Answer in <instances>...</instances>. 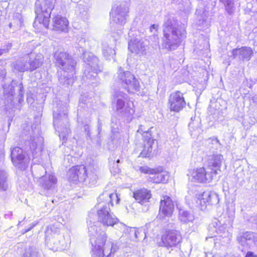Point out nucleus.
Segmentation results:
<instances>
[{
  "mask_svg": "<svg viewBox=\"0 0 257 257\" xmlns=\"http://www.w3.org/2000/svg\"><path fill=\"white\" fill-rule=\"evenodd\" d=\"M36 177L41 179L42 186L46 189L53 188L57 183V179L53 175H46L45 176H40Z\"/></svg>",
  "mask_w": 257,
  "mask_h": 257,
  "instance_id": "cd10ccee",
  "label": "nucleus"
},
{
  "mask_svg": "<svg viewBox=\"0 0 257 257\" xmlns=\"http://www.w3.org/2000/svg\"><path fill=\"white\" fill-rule=\"evenodd\" d=\"M23 87L22 84L19 85V94L18 96L17 99H18V102L19 104H21L24 100V93H23ZM17 101V100H16Z\"/></svg>",
  "mask_w": 257,
  "mask_h": 257,
  "instance_id": "37998d69",
  "label": "nucleus"
},
{
  "mask_svg": "<svg viewBox=\"0 0 257 257\" xmlns=\"http://www.w3.org/2000/svg\"><path fill=\"white\" fill-rule=\"evenodd\" d=\"M245 257H257V255L252 251H247Z\"/></svg>",
  "mask_w": 257,
  "mask_h": 257,
  "instance_id": "8fccbe9b",
  "label": "nucleus"
},
{
  "mask_svg": "<svg viewBox=\"0 0 257 257\" xmlns=\"http://www.w3.org/2000/svg\"><path fill=\"white\" fill-rule=\"evenodd\" d=\"M41 4L36 3L35 13L37 15L34 25H36L37 23L42 24L44 27L48 28L49 24L50 18L51 11L54 6V2L56 0H44Z\"/></svg>",
  "mask_w": 257,
  "mask_h": 257,
  "instance_id": "6e6552de",
  "label": "nucleus"
},
{
  "mask_svg": "<svg viewBox=\"0 0 257 257\" xmlns=\"http://www.w3.org/2000/svg\"><path fill=\"white\" fill-rule=\"evenodd\" d=\"M54 57L56 64L62 69L59 74L60 82L63 84L72 85L75 74V61L65 52H56Z\"/></svg>",
  "mask_w": 257,
  "mask_h": 257,
  "instance_id": "39448f33",
  "label": "nucleus"
},
{
  "mask_svg": "<svg viewBox=\"0 0 257 257\" xmlns=\"http://www.w3.org/2000/svg\"><path fill=\"white\" fill-rule=\"evenodd\" d=\"M152 177L149 178V181L155 183H166L167 182L169 176L168 173L166 171H159L156 170L152 175Z\"/></svg>",
  "mask_w": 257,
  "mask_h": 257,
  "instance_id": "bb28decb",
  "label": "nucleus"
},
{
  "mask_svg": "<svg viewBox=\"0 0 257 257\" xmlns=\"http://www.w3.org/2000/svg\"><path fill=\"white\" fill-rule=\"evenodd\" d=\"M119 126V122L116 118H113L111 120V128L112 136H111V139L113 141H117L121 143L120 137L121 135L118 132Z\"/></svg>",
  "mask_w": 257,
  "mask_h": 257,
  "instance_id": "c756f323",
  "label": "nucleus"
},
{
  "mask_svg": "<svg viewBox=\"0 0 257 257\" xmlns=\"http://www.w3.org/2000/svg\"><path fill=\"white\" fill-rule=\"evenodd\" d=\"M232 54L234 58L248 61L251 58L253 51L250 47H242L240 48L233 49Z\"/></svg>",
  "mask_w": 257,
  "mask_h": 257,
  "instance_id": "b1692460",
  "label": "nucleus"
},
{
  "mask_svg": "<svg viewBox=\"0 0 257 257\" xmlns=\"http://www.w3.org/2000/svg\"><path fill=\"white\" fill-rule=\"evenodd\" d=\"M119 228L120 231H125L130 234L131 239L137 238V231L135 228H130L127 227L124 224L119 223Z\"/></svg>",
  "mask_w": 257,
  "mask_h": 257,
  "instance_id": "e433bc0d",
  "label": "nucleus"
},
{
  "mask_svg": "<svg viewBox=\"0 0 257 257\" xmlns=\"http://www.w3.org/2000/svg\"><path fill=\"white\" fill-rule=\"evenodd\" d=\"M188 126L191 132L199 130L201 126V120L199 117L196 116L192 117Z\"/></svg>",
  "mask_w": 257,
  "mask_h": 257,
  "instance_id": "4c0bfd02",
  "label": "nucleus"
},
{
  "mask_svg": "<svg viewBox=\"0 0 257 257\" xmlns=\"http://www.w3.org/2000/svg\"><path fill=\"white\" fill-rule=\"evenodd\" d=\"M83 52L84 54L83 59L86 64L82 77L84 80L91 81L96 77L98 72L100 71L98 66L99 61L92 53L84 51Z\"/></svg>",
  "mask_w": 257,
  "mask_h": 257,
  "instance_id": "1a4fd4ad",
  "label": "nucleus"
},
{
  "mask_svg": "<svg viewBox=\"0 0 257 257\" xmlns=\"http://www.w3.org/2000/svg\"><path fill=\"white\" fill-rule=\"evenodd\" d=\"M95 210L91 211L87 221L90 242L92 245V257H113L117 250V245L111 241H106V233L94 224L96 219Z\"/></svg>",
  "mask_w": 257,
  "mask_h": 257,
  "instance_id": "f257e3e1",
  "label": "nucleus"
},
{
  "mask_svg": "<svg viewBox=\"0 0 257 257\" xmlns=\"http://www.w3.org/2000/svg\"><path fill=\"white\" fill-rule=\"evenodd\" d=\"M35 226V224H32L31 225V226L27 229H26L24 232L23 233H25L27 232L28 231H30L31 229H32L34 226Z\"/></svg>",
  "mask_w": 257,
  "mask_h": 257,
  "instance_id": "864d4df0",
  "label": "nucleus"
},
{
  "mask_svg": "<svg viewBox=\"0 0 257 257\" xmlns=\"http://www.w3.org/2000/svg\"><path fill=\"white\" fill-rule=\"evenodd\" d=\"M150 40H148L150 42V44L152 42L151 45L154 46H157L159 44V38L158 35L154 33L149 37Z\"/></svg>",
  "mask_w": 257,
  "mask_h": 257,
  "instance_id": "79ce46f5",
  "label": "nucleus"
},
{
  "mask_svg": "<svg viewBox=\"0 0 257 257\" xmlns=\"http://www.w3.org/2000/svg\"><path fill=\"white\" fill-rule=\"evenodd\" d=\"M128 7L124 4L115 6L110 13L111 20L116 25L122 26L126 22Z\"/></svg>",
  "mask_w": 257,
  "mask_h": 257,
  "instance_id": "f3484780",
  "label": "nucleus"
},
{
  "mask_svg": "<svg viewBox=\"0 0 257 257\" xmlns=\"http://www.w3.org/2000/svg\"><path fill=\"white\" fill-rule=\"evenodd\" d=\"M219 111L218 110H216V112H215V113H214V115H215V114H216V113L218 114H219Z\"/></svg>",
  "mask_w": 257,
  "mask_h": 257,
  "instance_id": "bf43d9fd",
  "label": "nucleus"
},
{
  "mask_svg": "<svg viewBox=\"0 0 257 257\" xmlns=\"http://www.w3.org/2000/svg\"><path fill=\"white\" fill-rule=\"evenodd\" d=\"M113 201L116 203L119 202V199L116 193H109L104 192L98 198L97 218L98 221L105 226H113L116 225L119 227L118 219L111 211L110 205L113 206ZM119 229V228H117Z\"/></svg>",
  "mask_w": 257,
  "mask_h": 257,
  "instance_id": "20e7f679",
  "label": "nucleus"
},
{
  "mask_svg": "<svg viewBox=\"0 0 257 257\" xmlns=\"http://www.w3.org/2000/svg\"><path fill=\"white\" fill-rule=\"evenodd\" d=\"M84 129L85 131V132H86L87 133V135L88 136H89V125H87V124L84 125Z\"/></svg>",
  "mask_w": 257,
  "mask_h": 257,
  "instance_id": "603ef678",
  "label": "nucleus"
},
{
  "mask_svg": "<svg viewBox=\"0 0 257 257\" xmlns=\"http://www.w3.org/2000/svg\"><path fill=\"white\" fill-rule=\"evenodd\" d=\"M76 169L78 173V181L79 182L86 181L88 170L84 166H76Z\"/></svg>",
  "mask_w": 257,
  "mask_h": 257,
  "instance_id": "c9c22d12",
  "label": "nucleus"
},
{
  "mask_svg": "<svg viewBox=\"0 0 257 257\" xmlns=\"http://www.w3.org/2000/svg\"><path fill=\"white\" fill-rule=\"evenodd\" d=\"M142 125H140L138 132L140 133H142V132L145 133L147 138H148V139H146L145 140L144 148L141 152L140 156L142 157H149L152 155L153 150L156 147L155 142L156 141L152 138L149 137L148 135H150V134L147 131H143L142 128Z\"/></svg>",
  "mask_w": 257,
  "mask_h": 257,
  "instance_id": "4be33fe9",
  "label": "nucleus"
},
{
  "mask_svg": "<svg viewBox=\"0 0 257 257\" xmlns=\"http://www.w3.org/2000/svg\"><path fill=\"white\" fill-rule=\"evenodd\" d=\"M76 166L72 167L68 172L69 179L70 181L76 182L78 181V174Z\"/></svg>",
  "mask_w": 257,
  "mask_h": 257,
  "instance_id": "ea45409f",
  "label": "nucleus"
},
{
  "mask_svg": "<svg viewBox=\"0 0 257 257\" xmlns=\"http://www.w3.org/2000/svg\"><path fill=\"white\" fill-rule=\"evenodd\" d=\"M53 29L57 31L65 32L67 30L68 21L60 15H57L53 18Z\"/></svg>",
  "mask_w": 257,
  "mask_h": 257,
  "instance_id": "a878e982",
  "label": "nucleus"
},
{
  "mask_svg": "<svg viewBox=\"0 0 257 257\" xmlns=\"http://www.w3.org/2000/svg\"><path fill=\"white\" fill-rule=\"evenodd\" d=\"M45 242L48 247L54 251L63 250L67 246L64 236L53 233L52 228H48L45 232Z\"/></svg>",
  "mask_w": 257,
  "mask_h": 257,
  "instance_id": "9b49d317",
  "label": "nucleus"
},
{
  "mask_svg": "<svg viewBox=\"0 0 257 257\" xmlns=\"http://www.w3.org/2000/svg\"><path fill=\"white\" fill-rule=\"evenodd\" d=\"M206 23V20H202V21L201 22L200 20H199V24L204 25V24H205Z\"/></svg>",
  "mask_w": 257,
  "mask_h": 257,
  "instance_id": "6e6d98bb",
  "label": "nucleus"
},
{
  "mask_svg": "<svg viewBox=\"0 0 257 257\" xmlns=\"http://www.w3.org/2000/svg\"><path fill=\"white\" fill-rule=\"evenodd\" d=\"M158 25H152L150 27V30L151 32H152L153 34L156 33L158 30Z\"/></svg>",
  "mask_w": 257,
  "mask_h": 257,
  "instance_id": "de8ad7c7",
  "label": "nucleus"
},
{
  "mask_svg": "<svg viewBox=\"0 0 257 257\" xmlns=\"http://www.w3.org/2000/svg\"><path fill=\"white\" fill-rule=\"evenodd\" d=\"M219 201L218 194L215 192L205 191L197 195L196 203L201 210H205L209 205L217 204Z\"/></svg>",
  "mask_w": 257,
  "mask_h": 257,
  "instance_id": "dca6fc26",
  "label": "nucleus"
},
{
  "mask_svg": "<svg viewBox=\"0 0 257 257\" xmlns=\"http://www.w3.org/2000/svg\"><path fill=\"white\" fill-rule=\"evenodd\" d=\"M150 42L147 39H139L136 38L131 39L128 42V48L133 53L144 54L148 49Z\"/></svg>",
  "mask_w": 257,
  "mask_h": 257,
  "instance_id": "6ab92c4d",
  "label": "nucleus"
},
{
  "mask_svg": "<svg viewBox=\"0 0 257 257\" xmlns=\"http://www.w3.org/2000/svg\"><path fill=\"white\" fill-rule=\"evenodd\" d=\"M88 171L87 172V179L89 180V184L91 185H94L97 179V171L95 169L93 170L90 168H87Z\"/></svg>",
  "mask_w": 257,
  "mask_h": 257,
  "instance_id": "58836bf2",
  "label": "nucleus"
},
{
  "mask_svg": "<svg viewBox=\"0 0 257 257\" xmlns=\"http://www.w3.org/2000/svg\"><path fill=\"white\" fill-rule=\"evenodd\" d=\"M8 174L4 170H0V190L6 191L8 189Z\"/></svg>",
  "mask_w": 257,
  "mask_h": 257,
  "instance_id": "f704fd0d",
  "label": "nucleus"
},
{
  "mask_svg": "<svg viewBox=\"0 0 257 257\" xmlns=\"http://www.w3.org/2000/svg\"><path fill=\"white\" fill-rule=\"evenodd\" d=\"M102 52L103 56L106 59L113 58L115 55V51L114 48L110 47L108 44L106 42L102 43Z\"/></svg>",
  "mask_w": 257,
  "mask_h": 257,
  "instance_id": "2f4dec72",
  "label": "nucleus"
},
{
  "mask_svg": "<svg viewBox=\"0 0 257 257\" xmlns=\"http://www.w3.org/2000/svg\"><path fill=\"white\" fill-rule=\"evenodd\" d=\"M27 101L28 103H30L31 104H33L34 102V100L32 98L29 97L27 98Z\"/></svg>",
  "mask_w": 257,
  "mask_h": 257,
  "instance_id": "5fc2aeb1",
  "label": "nucleus"
},
{
  "mask_svg": "<svg viewBox=\"0 0 257 257\" xmlns=\"http://www.w3.org/2000/svg\"><path fill=\"white\" fill-rule=\"evenodd\" d=\"M20 223H21V221H19L18 225H19L20 224Z\"/></svg>",
  "mask_w": 257,
  "mask_h": 257,
  "instance_id": "0e129e2a",
  "label": "nucleus"
},
{
  "mask_svg": "<svg viewBox=\"0 0 257 257\" xmlns=\"http://www.w3.org/2000/svg\"><path fill=\"white\" fill-rule=\"evenodd\" d=\"M174 202L168 196H163L160 201L159 215L169 217L174 210Z\"/></svg>",
  "mask_w": 257,
  "mask_h": 257,
  "instance_id": "412c9836",
  "label": "nucleus"
},
{
  "mask_svg": "<svg viewBox=\"0 0 257 257\" xmlns=\"http://www.w3.org/2000/svg\"><path fill=\"white\" fill-rule=\"evenodd\" d=\"M131 32H130V33H128L129 36H130V35H131Z\"/></svg>",
  "mask_w": 257,
  "mask_h": 257,
  "instance_id": "e2e57ef3",
  "label": "nucleus"
},
{
  "mask_svg": "<svg viewBox=\"0 0 257 257\" xmlns=\"http://www.w3.org/2000/svg\"><path fill=\"white\" fill-rule=\"evenodd\" d=\"M84 42H85V40H83V39L80 40L79 41V45H81V52L83 54V57L84 56V54H83L82 50H83V51H84V52H86V51L84 50L83 48H82V45L81 44V43H84ZM79 52H81V50H79Z\"/></svg>",
  "mask_w": 257,
  "mask_h": 257,
  "instance_id": "3c124183",
  "label": "nucleus"
},
{
  "mask_svg": "<svg viewBox=\"0 0 257 257\" xmlns=\"http://www.w3.org/2000/svg\"><path fill=\"white\" fill-rule=\"evenodd\" d=\"M43 138L38 137H31L29 140L26 142L25 149L30 151L31 155L26 153L21 148L16 147L11 151V160L14 165L21 170H25L30 159L38 158L40 156L42 151Z\"/></svg>",
  "mask_w": 257,
  "mask_h": 257,
  "instance_id": "f03ea898",
  "label": "nucleus"
},
{
  "mask_svg": "<svg viewBox=\"0 0 257 257\" xmlns=\"http://www.w3.org/2000/svg\"><path fill=\"white\" fill-rule=\"evenodd\" d=\"M133 197L138 203L147 206L152 198V194L150 190L143 188L135 191Z\"/></svg>",
  "mask_w": 257,
  "mask_h": 257,
  "instance_id": "5701e85b",
  "label": "nucleus"
},
{
  "mask_svg": "<svg viewBox=\"0 0 257 257\" xmlns=\"http://www.w3.org/2000/svg\"><path fill=\"white\" fill-rule=\"evenodd\" d=\"M11 47L12 44L8 43L6 46H4V48L0 49V56L4 53H7Z\"/></svg>",
  "mask_w": 257,
  "mask_h": 257,
  "instance_id": "a18cd8bd",
  "label": "nucleus"
},
{
  "mask_svg": "<svg viewBox=\"0 0 257 257\" xmlns=\"http://www.w3.org/2000/svg\"><path fill=\"white\" fill-rule=\"evenodd\" d=\"M67 113L66 104L63 107L59 104L54 108L53 124L56 131L59 133L60 138L63 141L67 139V136L71 132Z\"/></svg>",
  "mask_w": 257,
  "mask_h": 257,
  "instance_id": "423d86ee",
  "label": "nucleus"
},
{
  "mask_svg": "<svg viewBox=\"0 0 257 257\" xmlns=\"http://www.w3.org/2000/svg\"><path fill=\"white\" fill-rule=\"evenodd\" d=\"M186 37V31L184 25H180L173 17H170L165 21L161 43L163 49L168 51L176 50Z\"/></svg>",
  "mask_w": 257,
  "mask_h": 257,
  "instance_id": "7ed1b4c3",
  "label": "nucleus"
},
{
  "mask_svg": "<svg viewBox=\"0 0 257 257\" xmlns=\"http://www.w3.org/2000/svg\"><path fill=\"white\" fill-rule=\"evenodd\" d=\"M230 223L229 221L218 220L215 219L209 225V230L213 232H215L224 240L223 242H228L231 239L232 234L228 227Z\"/></svg>",
  "mask_w": 257,
  "mask_h": 257,
  "instance_id": "ddd939ff",
  "label": "nucleus"
},
{
  "mask_svg": "<svg viewBox=\"0 0 257 257\" xmlns=\"http://www.w3.org/2000/svg\"><path fill=\"white\" fill-rule=\"evenodd\" d=\"M127 95L122 91H117L113 95V103L117 114L127 122L132 121L135 113L133 102H127Z\"/></svg>",
  "mask_w": 257,
  "mask_h": 257,
  "instance_id": "0eeeda50",
  "label": "nucleus"
},
{
  "mask_svg": "<svg viewBox=\"0 0 257 257\" xmlns=\"http://www.w3.org/2000/svg\"><path fill=\"white\" fill-rule=\"evenodd\" d=\"M101 124L100 123H99V121H98V131L99 132H100V128H101Z\"/></svg>",
  "mask_w": 257,
  "mask_h": 257,
  "instance_id": "13d9d810",
  "label": "nucleus"
},
{
  "mask_svg": "<svg viewBox=\"0 0 257 257\" xmlns=\"http://www.w3.org/2000/svg\"><path fill=\"white\" fill-rule=\"evenodd\" d=\"M15 69L20 72H25L30 71V67H29V62L27 56L21 58L17 60L14 64Z\"/></svg>",
  "mask_w": 257,
  "mask_h": 257,
  "instance_id": "7c9ffc66",
  "label": "nucleus"
},
{
  "mask_svg": "<svg viewBox=\"0 0 257 257\" xmlns=\"http://www.w3.org/2000/svg\"><path fill=\"white\" fill-rule=\"evenodd\" d=\"M140 171L142 173H144L146 174H150L151 175H153L154 173L155 172V170L152 169L148 167L144 166V167H141L140 168Z\"/></svg>",
  "mask_w": 257,
  "mask_h": 257,
  "instance_id": "c03bdc74",
  "label": "nucleus"
},
{
  "mask_svg": "<svg viewBox=\"0 0 257 257\" xmlns=\"http://www.w3.org/2000/svg\"><path fill=\"white\" fill-rule=\"evenodd\" d=\"M181 239L182 237L179 231L175 229L167 230L163 233L158 244L160 246L171 248L178 245L181 241Z\"/></svg>",
  "mask_w": 257,
  "mask_h": 257,
  "instance_id": "4468645a",
  "label": "nucleus"
},
{
  "mask_svg": "<svg viewBox=\"0 0 257 257\" xmlns=\"http://www.w3.org/2000/svg\"><path fill=\"white\" fill-rule=\"evenodd\" d=\"M120 162V160L119 159H117L116 163L113 162V166L112 167L114 168V172L115 173H117L119 172V168L118 167V164Z\"/></svg>",
  "mask_w": 257,
  "mask_h": 257,
  "instance_id": "49530a36",
  "label": "nucleus"
},
{
  "mask_svg": "<svg viewBox=\"0 0 257 257\" xmlns=\"http://www.w3.org/2000/svg\"><path fill=\"white\" fill-rule=\"evenodd\" d=\"M4 95L5 96L6 99H7L6 102V105H9V104L14 108H20L19 105H17L16 103L15 105V102L14 101V89L13 86L12 85H9L8 89L6 88L4 86Z\"/></svg>",
  "mask_w": 257,
  "mask_h": 257,
  "instance_id": "c85d7f7f",
  "label": "nucleus"
},
{
  "mask_svg": "<svg viewBox=\"0 0 257 257\" xmlns=\"http://www.w3.org/2000/svg\"><path fill=\"white\" fill-rule=\"evenodd\" d=\"M186 105L183 94L180 91L174 92L170 95L168 106L171 111L179 112Z\"/></svg>",
  "mask_w": 257,
  "mask_h": 257,
  "instance_id": "a211bd4d",
  "label": "nucleus"
},
{
  "mask_svg": "<svg viewBox=\"0 0 257 257\" xmlns=\"http://www.w3.org/2000/svg\"><path fill=\"white\" fill-rule=\"evenodd\" d=\"M30 71L39 68L43 64L44 56L41 53H31L27 55Z\"/></svg>",
  "mask_w": 257,
  "mask_h": 257,
  "instance_id": "393cba45",
  "label": "nucleus"
},
{
  "mask_svg": "<svg viewBox=\"0 0 257 257\" xmlns=\"http://www.w3.org/2000/svg\"><path fill=\"white\" fill-rule=\"evenodd\" d=\"M213 117L215 119H218L219 117H217V116H213Z\"/></svg>",
  "mask_w": 257,
  "mask_h": 257,
  "instance_id": "052dcab7",
  "label": "nucleus"
},
{
  "mask_svg": "<svg viewBox=\"0 0 257 257\" xmlns=\"http://www.w3.org/2000/svg\"><path fill=\"white\" fill-rule=\"evenodd\" d=\"M237 239L243 249H248L257 243V233L250 231L240 233L237 236Z\"/></svg>",
  "mask_w": 257,
  "mask_h": 257,
  "instance_id": "aec40b11",
  "label": "nucleus"
},
{
  "mask_svg": "<svg viewBox=\"0 0 257 257\" xmlns=\"http://www.w3.org/2000/svg\"><path fill=\"white\" fill-rule=\"evenodd\" d=\"M22 257H41V254L35 246H30L25 249Z\"/></svg>",
  "mask_w": 257,
  "mask_h": 257,
  "instance_id": "72a5a7b5",
  "label": "nucleus"
},
{
  "mask_svg": "<svg viewBox=\"0 0 257 257\" xmlns=\"http://www.w3.org/2000/svg\"><path fill=\"white\" fill-rule=\"evenodd\" d=\"M9 26H10V27L12 26V24H11V23H10V24H9Z\"/></svg>",
  "mask_w": 257,
  "mask_h": 257,
  "instance_id": "680f3d73",
  "label": "nucleus"
},
{
  "mask_svg": "<svg viewBox=\"0 0 257 257\" xmlns=\"http://www.w3.org/2000/svg\"><path fill=\"white\" fill-rule=\"evenodd\" d=\"M209 144L211 145L209 147L213 150V154L208 156L207 168H212L213 170L217 169L218 172L220 171L219 168L223 160V157L220 154L214 153L215 150L220 148L221 144L217 138L210 139L209 140Z\"/></svg>",
  "mask_w": 257,
  "mask_h": 257,
  "instance_id": "2eb2a0df",
  "label": "nucleus"
},
{
  "mask_svg": "<svg viewBox=\"0 0 257 257\" xmlns=\"http://www.w3.org/2000/svg\"><path fill=\"white\" fill-rule=\"evenodd\" d=\"M179 219L184 223H187L192 222L194 219V216L191 212L184 209H179Z\"/></svg>",
  "mask_w": 257,
  "mask_h": 257,
  "instance_id": "473e14b6",
  "label": "nucleus"
},
{
  "mask_svg": "<svg viewBox=\"0 0 257 257\" xmlns=\"http://www.w3.org/2000/svg\"><path fill=\"white\" fill-rule=\"evenodd\" d=\"M234 207H232V211L231 212H230L229 214L231 215H232L234 213Z\"/></svg>",
  "mask_w": 257,
  "mask_h": 257,
  "instance_id": "4d7b16f0",
  "label": "nucleus"
},
{
  "mask_svg": "<svg viewBox=\"0 0 257 257\" xmlns=\"http://www.w3.org/2000/svg\"><path fill=\"white\" fill-rule=\"evenodd\" d=\"M117 81L128 92L139 91L140 85L138 80L130 71H124L120 67L117 72Z\"/></svg>",
  "mask_w": 257,
  "mask_h": 257,
  "instance_id": "9d476101",
  "label": "nucleus"
},
{
  "mask_svg": "<svg viewBox=\"0 0 257 257\" xmlns=\"http://www.w3.org/2000/svg\"><path fill=\"white\" fill-rule=\"evenodd\" d=\"M248 8L250 9V12L253 13H257V3L253 4V6L251 8L248 7Z\"/></svg>",
  "mask_w": 257,
  "mask_h": 257,
  "instance_id": "09e8293b",
  "label": "nucleus"
},
{
  "mask_svg": "<svg viewBox=\"0 0 257 257\" xmlns=\"http://www.w3.org/2000/svg\"><path fill=\"white\" fill-rule=\"evenodd\" d=\"M217 169L213 170L212 168L205 169L201 167L190 171L188 175L191 181L198 183L209 182L217 174Z\"/></svg>",
  "mask_w": 257,
  "mask_h": 257,
  "instance_id": "f8f14e48",
  "label": "nucleus"
},
{
  "mask_svg": "<svg viewBox=\"0 0 257 257\" xmlns=\"http://www.w3.org/2000/svg\"><path fill=\"white\" fill-rule=\"evenodd\" d=\"M220 2L223 3L225 7V9L227 13L231 14L233 12V0H219Z\"/></svg>",
  "mask_w": 257,
  "mask_h": 257,
  "instance_id": "a19ab883",
  "label": "nucleus"
}]
</instances>
